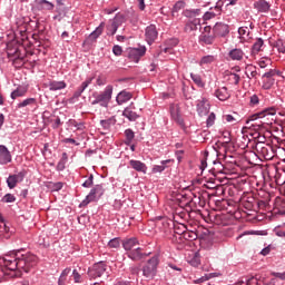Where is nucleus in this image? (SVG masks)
I'll return each mask as SVG.
<instances>
[{
	"label": "nucleus",
	"instance_id": "8",
	"mask_svg": "<svg viewBox=\"0 0 285 285\" xmlns=\"http://www.w3.org/2000/svg\"><path fill=\"white\" fill-rule=\"evenodd\" d=\"M213 33L215 37H228L230 35V27L224 22H217L213 27Z\"/></svg>",
	"mask_w": 285,
	"mask_h": 285
},
{
	"label": "nucleus",
	"instance_id": "39",
	"mask_svg": "<svg viewBox=\"0 0 285 285\" xmlns=\"http://www.w3.org/2000/svg\"><path fill=\"white\" fill-rule=\"evenodd\" d=\"M275 179H276V184H278V186L284 185L285 184V170L276 171Z\"/></svg>",
	"mask_w": 285,
	"mask_h": 285
},
{
	"label": "nucleus",
	"instance_id": "22",
	"mask_svg": "<svg viewBox=\"0 0 285 285\" xmlns=\"http://www.w3.org/2000/svg\"><path fill=\"white\" fill-rule=\"evenodd\" d=\"M215 95L219 101H226V99L230 98V94L228 92V88L220 87L215 91Z\"/></svg>",
	"mask_w": 285,
	"mask_h": 285
},
{
	"label": "nucleus",
	"instance_id": "62",
	"mask_svg": "<svg viewBox=\"0 0 285 285\" xmlns=\"http://www.w3.org/2000/svg\"><path fill=\"white\" fill-rule=\"evenodd\" d=\"M269 254H271V245H268L267 247L261 250V255H263L264 257H266V255H269Z\"/></svg>",
	"mask_w": 285,
	"mask_h": 285
},
{
	"label": "nucleus",
	"instance_id": "13",
	"mask_svg": "<svg viewBox=\"0 0 285 285\" xmlns=\"http://www.w3.org/2000/svg\"><path fill=\"white\" fill-rule=\"evenodd\" d=\"M12 161V154L8 150L6 145H0V164L1 166H6V164H10Z\"/></svg>",
	"mask_w": 285,
	"mask_h": 285
},
{
	"label": "nucleus",
	"instance_id": "36",
	"mask_svg": "<svg viewBox=\"0 0 285 285\" xmlns=\"http://www.w3.org/2000/svg\"><path fill=\"white\" fill-rule=\"evenodd\" d=\"M275 77H279V71L276 69H269L262 76V79H275Z\"/></svg>",
	"mask_w": 285,
	"mask_h": 285
},
{
	"label": "nucleus",
	"instance_id": "1",
	"mask_svg": "<svg viewBox=\"0 0 285 285\" xmlns=\"http://www.w3.org/2000/svg\"><path fill=\"white\" fill-rule=\"evenodd\" d=\"M37 266V256L21 250L10 252L0 257V279L8 277H21L23 273H30V268Z\"/></svg>",
	"mask_w": 285,
	"mask_h": 285
},
{
	"label": "nucleus",
	"instance_id": "59",
	"mask_svg": "<svg viewBox=\"0 0 285 285\" xmlns=\"http://www.w3.org/2000/svg\"><path fill=\"white\" fill-rule=\"evenodd\" d=\"M187 12H188V14H189L190 17H199L202 10H199V9H193V10H189V11H187Z\"/></svg>",
	"mask_w": 285,
	"mask_h": 285
},
{
	"label": "nucleus",
	"instance_id": "58",
	"mask_svg": "<svg viewBox=\"0 0 285 285\" xmlns=\"http://www.w3.org/2000/svg\"><path fill=\"white\" fill-rule=\"evenodd\" d=\"M223 139L225 144H230V131H223Z\"/></svg>",
	"mask_w": 285,
	"mask_h": 285
},
{
	"label": "nucleus",
	"instance_id": "11",
	"mask_svg": "<svg viewBox=\"0 0 285 285\" xmlns=\"http://www.w3.org/2000/svg\"><path fill=\"white\" fill-rule=\"evenodd\" d=\"M230 61H243L246 53L240 48L230 49L227 53Z\"/></svg>",
	"mask_w": 285,
	"mask_h": 285
},
{
	"label": "nucleus",
	"instance_id": "49",
	"mask_svg": "<svg viewBox=\"0 0 285 285\" xmlns=\"http://www.w3.org/2000/svg\"><path fill=\"white\" fill-rule=\"evenodd\" d=\"M117 30H119L117 26L111 24V22L107 26V35H110L111 37L117 35Z\"/></svg>",
	"mask_w": 285,
	"mask_h": 285
},
{
	"label": "nucleus",
	"instance_id": "21",
	"mask_svg": "<svg viewBox=\"0 0 285 285\" xmlns=\"http://www.w3.org/2000/svg\"><path fill=\"white\" fill-rule=\"evenodd\" d=\"M254 8L257 12H268V10H271V4L266 0H258L254 3Z\"/></svg>",
	"mask_w": 285,
	"mask_h": 285
},
{
	"label": "nucleus",
	"instance_id": "63",
	"mask_svg": "<svg viewBox=\"0 0 285 285\" xmlns=\"http://www.w3.org/2000/svg\"><path fill=\"white\" fill-rule=\"evenodd\" d=\"M70 267H67L62 271L60 277H65V278H68V275H70Z\"/></svg>",
	"mask_w": 285,
	"mask_h": 285
},
{
	"label": "nucleus",
	"instance_id": "50",
	"mask_svg": "<svg viewBox=\"0 0 285 285\" xmlns=\"http://www.w3.org/2000/svg\"><path fill=\"white\" fill-rule=\"evenodd\" d=\"M16 199L17 198L14 197V195L7 194L3 196L2 202H4V204H12V202H16Z\"/></svg>",
	"mask_w": 285,
	"mask_h": 285
},
{
	"label": "nucleus",
	"instance_id": "48",
	"mask_svg": "<svg viewBox=\"0 0 285 285\" xmlns=\"http://www.w3.org/2000/svg\"><path fill=\"white\" fill-rule=\"evenodd\" d=\"M215 119H216L215 112H210L206 120L207 128L215 126Z\"/></svg>",
	"mask_w": 285,
	"mask_h": 285
},
{
	"label": "nucleus",
	"instance_id": "3",
	"mask_svg": "<svg viewBox=\"0 0 285 285\" xmlns=\"http://www.w3.org/2000/svg\"><path fill=\"white\" fill-rule=\"evenodd\" d=\"M159 266V255H154L151 258L147 261V263L142 266V275L147 279H153L155 275H157V267Z\"/></svg>",
	"mask_w": 285,
	"mask_h": 285
},
{
	"label": "nucleus",
	"instance_id": "54",
	"mask_svg": "<svg viewBox=\"0 0 285 285\" xmlns=\"http://www.w3.org/2000/svg\"><path fill=\"white\" fill-rule=\"evenodd\" d=\"M112 52L114 55H116V57H121V52H124V49H121V46L116 45L112 48Z\"/></svg>",
	"mask_w": 285,
	"mask_h": 285
},
{
	"label": "nucleus",
	"instance_id": "35",
	"mask_svg": "<svg viewBox=\"0 0 285 285\" xmlns=\"http://www.w3.org/2000/svg\"><path fill=\"white\" fill-rule=\"evenodd\" d=\"M222 274L219 273H210L207 274L200 278H198L197 281H195L196 284H202V282H208V279H213L214 277H219Z\"/></svg>",
	"mask_w": 285,
	"mask_h": 285
},
{
	"label": "nucleus",
	"instance_id": "16",
	"mask_svg": "<svg viewBox=\"0 0 285 285\" xmlns=\"http://www.w3.org/2000/svg\"><path fill=\"white\" fill-rule=\"evenodd\" d=\"M210 111V104L206 99L200 100L197 104V112L200 117H205Z\"/></svg>",
	"mask_w": 285,
	"mask_h": 285
},
{
	"label": "nucleus",
	"instance_id": "29",
	"mask_svg": "<svg viewBox=\"0 0 285 285\" xmlns=\"http://www.w3.org/2000/svg\"><path fill=\"white\" fill-rule=\"evenodd\" d=\"M216 60L217 58L213 55L204 56L199 61V66H210V63H215Z\"/></svg>",
	"mask_w": 285,
	"mask_h": 285
},
{
	"label": "nucleus",
	"instance_id": "37",
	"mask_svg": "<svg viewBox=\"0 0 285 285\" xmlns=\"http://www.w3.org/2000/svg\"><path fill=\"white\" fill-rule=\"evenodd\" d=\"M37 104V99L27 98L23 101L18 104V108H26L27 106H35Z\"/></svg>",
	"mask_w": 285,
	"mask_h": 285
},
{
	"label": "nucleus",
	"instance_id": "18",
	"mask_svg": "<svg viewBox=\"0 0 285 285\" xmlns=\"http://www.w3.org/2000/svg\"><path fill=\"white\" fill-rule=\"evenodd\" d=\"M94 79H95V77H89V78H87V79L78 87V89L75 91L73 97H75L76 99H79V97H80L81 95H83V91L86 90V88H88V86H90V83H92Z\"/></svg>",
	"mask_w": 285,
	"mask_h": 285
},
{
	"label": "nucleus",
	"instance_id": "31",
	"mask_svg": "<svg viewBox=\"0 0 285 285\" xmlns=\"http://www.w3.org/2000/svg\"><path fill=\"white\" fill-rule=\"evenodd\" d=\"M198 26H199V20L194 19L193 21L186 23L185 32H194V30H197Z\"/></svg>",
	"mask_w": 285,
	"mask_h": 285
},
{
	"label": "nucleus",
	"instance_id": "34",
	"mask_svg": "<svg viewBox=\"0 0 285 285\" xmlns=\"http://www.w3.org/2000/svg\"><path fill=\"white\" fill-rule=\"evenodd\" d=\"M263 79V90H271L275 86V79L262 78Z\"/></svg>",
	"mask_w": 285,
	"mask_h": 285
},
{
	"label": "nucleus",
	"instance_id": "47",
	"mask_svg": "<svg viewBox=\"0 0 285 285\" xmlns=\"http://www.w3.org/2000/svg\"><path fill=\"white\" fill-rule=\"evenodd\" d=\"M108 246L109 248H119V246H121V242L119 238H112L109 240Z\"/></svg>",
	"mask_w": 285,
	"mask_h": 285
},
{
	"label": "nucleus",
	"instance_id": "9",
	"mask_svg": "<svg viewBox=\"0 0 285 285\" xmlns=\"http://www.w3.org/2000/svg\"><path fill=\"white\" fill-rule=\"evenodd\" d=\"M265 112L267 115H275V109H268L266 111L258 112L256 115L250 116L249 120H247V124L254 122V124H256V126L264 128V121H262L259 119H262L263 117H266V115H264Z\"/></svg>",
	"mask_w": 285,
	"mask_h": 285
},
{
	"label": "nucleus",
	"instance_id": "46",
	"mask_svg": "<svg viewBox=\"0 0 285 285\" xmlns=\"http://www.w3.org/2000/svg\"><path fill=\"white\" fill-rule=\"evenodd\" d=\"M240 77L237 73H229V81L234 83V86H238L240 81Z\"/></svg>",
	"mask_w": 285,
	"mask_h": 285
},
{
	"label": "nucleus",
	"instance_id": "5",
	"mask_svg": "<svg viewBox=\"0 0 285 285\" xmlns=\"http://www.w3.org/2000/svg\"><path fill=\"white\" fill-rule=\"evenodd\" d=\"M210 26H206L199 36L198 41L202 46H213L215 43V33L210 35Z\"/></svg>",
	"mask_w": 285,
	"mask_h": 285
},
{
	"label": "nucleus",
	"instance_id": "55",
	"mask_svg": "<svg viewBox=\"0 0 285 285\" xmlns=\"http://www.w3.org/2000/svg\"><path fill=\"white\" fill-rule=\"evenodd\" d=\"M72 277H73V281L76 282V284H81V274H79V272H77V269H73Z\"/></svg>",
	"mask_w": 285,
	"mask_h": 285
},
{
	"label": "nucleus",
	"instance_id": "33",
	"mask_svg": "<svg viewBox=\"0 0 285 285\" xmlns=\"http://www.w3.org/2000/svg\"><path fill=\"white\" fill-rule=\"evenodd\" d=\"M66 164H68V154L63 153L61 159L59 160L57 165V170H66Z\"/></svg>",
	"mask_w": 285,
	"mask_h": 285
},
{
	"label": "nucleus",
	"instance_id": "42",
	"mask_svg": "<svg viewBox=\"0 0 285 285\" xmlns=\"http://www.w3.org/2000/svg\"><path fill=\"white\" fill-rule=\"evenodd\" d=\"M224 6V1H222V0H218L217 2H216V6L215 7H212V9H213V12H214V14L217 17V16H219V14H222V7Z\"/></svg>",
	"mask_w": 285,
	"mask_h": 285
},
{
	"label": "nucleus",
	"instance_id": "57",
	"mask_svg": "<svg viewBox=\"0 0 285 285\" xmlns=\"http://www.w3.org/2000/svg\"><path fill=\"white\" fill-rule=\"evenodd\" d=\"M225 121H227V124H236L237 119H235V117H233V115H226L224 116Z\"/></svg>",
	"mask_w": 285,
	"mask_h": 285
},
{
	"label": "nucleus",
	"instance_id": "56",
	"mask_svg": "<svg viewBox=\"0 0 285 285\" xmlns=\"http://www.w3.org/2000/svg\"><path fill=\"white\" fill-rule=\"evenodd\" d=\"M41 3L46 6V10H55V4L48 0H42Z\"/></svg>",
	"mask_w": 285,
	"mask_h": 285
},
{
	"label": "nucleus",
	"instance_id": "10",
	"mask_svg": "<svg viewBox=\"0 0 285 285\" xmlns=\"http://www.w3.org/2000/svg\"><path fill=\"white\" fill-rule=\"evenodd\" d=\"M146 55V47H140V48H131L128 51V57L131 61H135V63H139V60L141 57Z\"/></svg>",
	"mask_w": 285,
	"mask_h": 285
},
{
	"label": "nucleus",
	"instance_id": "30",
	"mask_svg": "<svg viewBox=\"0 0 285 285\" xmlns=\"http://www.w3.org/2000/svg\"><path fill=\"white\" fill-rule=\"evenodd\" d=\"M263 47H264V40L262 38H257L252 47L253 55H257V52H261Z\"/></svg>",
	"mask_w": 285,
	"mask_h": 285
},
{
	"label": "nucleus",
	"instance_id": "38",
	"mask_svg": "<svg viewBox=\"0 0 285 285\" xmlns=\"http://www.w3.org/2000/svg\"><path fill=\"white\" fill-rule=\"evenodd\" d=\"M166 164H170V160H163L161 165H155L153 173H164L166 170Z\"/></svg>",
	"mask_w": 285,
	"mask_h": 285
},
{
	"label": "nucleus",
	"instance_id": "26",
	"mask_svg": "<svg viewBox=\"0 0 285 285\" xmlns=\"http://www.w3.org/2000/svg\"><path fill=\"white\" fill-rule=\"evenodd\" d=\"M28 89L26 87H18L11 92V99H18V97H26Z\"/></svg>",
	"mask_w": 285,
	"mask_h": 285
},
{
	"label": "nucleus",
	"instance_id": "60",
	"mask_svg": "<svg viewBox=\"0 0 285 285\" xmlns=\"http://www.w3.org/2000/svg\"><path fill=\"white\" fill-rule=\"evenodd\" d=\"M249 128H252V130H255L256 132H259V130H262L263 127L255 122H249Z\"/></svg>",
	"mask_w": 285,
	"mask_h": 285
},
{
	"label": "nucleus",
	"instance_id": "23",
	"mask_svg": "<svg viewBox=\"0 0 285 285\" xmlns=\"http://www.w3.org/2000/svg\"><path fill=\"white\" fill-rule=\"evenodd\" d=\"M122 246L125 248V250H132V248H137V246H139V240H137V238H128V239H125L122 242Z\"/></svg>",
	"mask_w": 285,
	"mask_h": 285
},
{
	"label": "nucleus",
	"instance_id": "41",
	"mask_svg": "<svg viewBox=\"0 0 285 285\" xmlns=\"http://www.w3.org/2000/svg\"><path fill=\"white\" fill-rule=\"evenodd\" d=\"M191 81L198 86V88H204V80H202V76L197 73H190Z\"/></svg>",
	"mask_w": 285,
	"mask_h": 285
},
{
	"label": "nucleus",
	"instance_id": "32",
	"mask_svg": "<svg viewBox=\"0 0 285 285\" xmlns=\"http://www.w3.org/2000/svg\"><path fill=\"white\" fill-rule=\"evenodd\" d=\"M125 144L126 146H130L135 139V131H132V129H126L125 130Z\"/></svg>",
	"mask_w": 285,
	"mask_h": 285
},
{
	"label": "nucleus",
	"instance_id": "40",
	"mask_svg": "<svg viewBox=\"0 0 285 285\" xmlns=\"http://www.w3.org/2000/svg\"><path fill=\"white\" fill-rule=\"evenodd\" d=\"M110 23L119 29V27L124 23V14H116L115 18L110 20Z\"/></svg>",
	"mask_w": 285,
	"mask_h": 285
},
{
	"label": "nucleus",
	"instance_id": "44",
	"mask_svg": "<svg viewBox=\"0 0 285 285\" xmlns=\"http://www.w3.org/2000/svg\"><path fill=\"white\" fill-rule=\"evenodd\" d=\"M186 7V2L185 1H178L174 4L173 8V16L175 17L176 12H179V10H184V8Z\"/></svg>",
	"mask_w": 285,
	"mask_h": 285
},
{
	"label": "nucleus",
	"instance_id": "14",
	"mask_svg": "<svg viewBox=\"0 0 285 285\" xmlns=\"http://www.w3.org/2000/svg\"><path fill=\"white\" fill-rule=\"evenodd\" d=\"M122 115L128 119L129 121H137L139 119V115L135 112V104H130L125 110L122 111Z\"/></svg>",
	"mask_w": 285,
	"mask_h": 285
},
{
	"label": "nucleus",
	"instance_id": "2",
	"mask_svg": "<svg viewBox=\"0 0 285 285\" xmlns=\"http://www.w3.org/2000/svg\"><path fill=\"white\" fill-rule=\"evenodd\" d=\"M112 86L108 85L100 94H95V99L91 101V106H101V108H108L110 100L112 99Z\"/></svg>",
	"mask_w": 285,
	"mask_h": 285
},
{
	"label": "nucleus",
	"instance_id": "27",
	"mask_svg": "<svg viewBox=\"0 0 285 285\" xmlns=\"http://www.w3.org/2000/svg\"><path fill=\"white\" fill-rule=\"evenodd\" d=\"M245 73L248 79H257V67L253 65H247Z\"/></svg>",
	"mask_w": 285,
	"mask_h": 285
},
{
	"label": "nucleus",
	"instance_id": "6",
	"mask_svg": "<svg viewBox=\"0 0 285 285\" xmlns=\"http://www.w3.org/2000/svg\"><path fill=\"white\" fill-rule=\"evenodd\" d=\"M106 275V264L97 263L88 271V277L90 279H97V277H104Z\"/></svg>",
	"mask_w": 285,
	"mask_h": 285
},
{
	"label": "nucleus",
	"instance_id": "45",
	"mask_svg": "<svg viewBox=\"0 0 285 285\" xmlns=\"http://www.w3.org/2000/svg\"><path fill=\"white\" fill-rule=\"evenodd\" d=\"M273 61L271 60V58H262L258 61V66L259 68H268V66H272Z\"/></svg>",
	"mask_w": 285,
	"mask_h": 285
},
{
	"label": "nucleus",
	"instance_id": "19",
	"mask_svg": "<svg viewBox=\"0 0 285 285\" xmlns=\"http://www.w3.org/2000/svg\"><path fill=\"white\" fill-rule=\"evenodd\" d=\"M129 165L134 170H137V173H144L146 175V171L148 170V167L146 164L141 163L140 160H130Z\"/></svg>",
	"mask_w": 285,
	"mask_h": 285
},
{
	"label": "nucleus",
	"instance_id": "43",
	"mask_svg": "<svg viewBox=\"0 0 285 285\" xmlns=\"http://www.w3.org/2000/svg\"><path fill=\"white\" fill-rule=\"evenodd\" d=\"M238 35L243 39H246V37L250 36V29H248V27H240L238 28Z\"/></svg>",
	"mask_w": 285,
	"mask_h": 285
},
{
	"label": "nucleus",
	"instance_id": "53",
	"mask_svg": "<svg viewBox=\"0 0 285 285\" xmlns=\"http://www.w3.org/2000/svg\"><path fill=\"white\" fill-rule=\"evenodd\" d=\"M215 17H217V16L215 14V11H213V9H209V11L205 12V14H204L205 21H208Z\"/></svg>",
	"mask_w": 285,
	"mask_h": 285
},
{
	"label": "nucleus",
	"instance_id": "52",
	"mask_svg": "<svg viewBox=\"0 0 285 285\" xmlns=\"http://www.w3.org/2000/svg\"><path fill=\"white\" fill-rule=\"evenodd\" d=\"M95 181V176L90 175L88 179L82 184L83 188H91Z\"/></svg>",
	"mask_w": 285,
	"mask_h": 285
},
{
	"label": "nucleus",
	"instance_id": "12",
	"mask_svg": "<svg viewBox=\"0 0 285 285\" xmlns=\"http://www.w3.org/2000/svg\"><path fill=\"white\" fill-rule=\"evenodd\" d=\"M24 177H26V174L23 171L9 176L7 179L8 187L11 189L17 188V184H20V181H23Z\"/></svg>",
	"mask_w": 285,
	"mask_h": 285
},
{
	"label": "nucleus",
	"instance_id": "17",
	"mask_svg": "<svg viewBox=\"0 0 285 285\" xmlns=\"http://www.w3.org/2000/svg\"><path fill=\"white\" fill-rule=\"evenodd\" d=\"M131 99H132V94L130 91H126V90L120 91L116 97V101H117L118 106H121V105L130 101Z\"/></svg>",
	"mask_w": 285,
	"mask_h": 285
},
{
	"label": "nucleus",
	"instance_id": "7",
	"mask_svg": "<svg viewBox=\"0 0 285 285\" xmlns=\"http://www.w3.org/2000/svg\"><path fill=\"white\" fill-rule=\"evenodd\" d=\"M157 37H159V31H157V26L149 24L145 29V39H146L148 46H153V43H155V41H157Z\"/></svg>",
	"mask_w": 285,
	"mask_h": 285
},
{
	"label": "nucleus",
	"instance_id": "20",
	"mask_svg": "<svg viewBox=\"0 0 285 285\" xmlns=\"http://www.w3.org/2000/svg\"><path fill=\"white\" fill-rule=\"evenodd\" d=\"M170 115L174 121L184 124V120H181V115H179V105L174 104L170 106Z\"/></svg>",
	"mask_w": 285,
	"mask_h": 285
},
{
	"label": "nucleus",
	"instance_id": "61",
	"mask_svg": "<svg viewBox=\"0 0 285 285\" xmlns=\"http://www.w3.org/2000/svg\"><path fill=\"white\" fill-rule=\"evenodd\" d=\"M63 188V183H53L52 190H61Z\"/></svg>",
	"mask_w": 285,
	"mask_h": 285
},
{
	"label": "nucleus",
	"instance_id": "24",
	"mask_svg": "<svg viewBox=\"0 0 285 285\" xmlns=\"http://www.w3.org/2000/svg\"><path fill=\"white\" fill-rule=\"evenodd\" d=\"M66 81L61 80V81H57V80H52L49 82V90H51L52 92L57 91V90H63L66 88Z\"/></svg>",
	"mask_w": 285,
	"mask_h": 285
},
{
	"label": "nucleus",
	"instance_id": "25",
	"mask_svg": "<svg viewBox=\"0 0 285 285\" xmlns=\"http://www.w3.org/2000/svg\"><path fill=\"white\" fill-rule=\"evenodd\" d=\"M10 227L6 224V220H3V217H0V237H4V239H8L10 237Z\"/></svg>",
	"mask_w": 285,
	"mask_h": 285
},
{
	"label": "nucleus",
	"instance_id": "51",
	"mask_svg": "<svg viewBox=\"0 0 285 285\" xmlns=\"http://www.w3.org/2000/svg\"><path fill=\"white\" fill-rule=\"evenodd\" d=\"M249 105L253 106V107L259 106V96L258 95L250 96Z\"/></svg>",
	"mask_w": 285,
	"mask_h": 285
},
{
	"label": "nucleus",
	"instance_id": "15",
	"mask_svg": "<svg viewBox=\"0 0 285 285\" xmlns=\"http://www.w3.org/2000/svg\"><path fill=\"white\" fill-rule=\"evenodd\" d=\"M149 254L141 253V248L136 247L135 249H131V252L128 253L129 259H132L134 262H141V259H146Z\"/></svg>",
	"mask_w": 285,
	"mask_h": 285
},
{
	"label": "nucleus",
	"instance_id": "64",
	"mask_svg": "<svg viewBox=\"0 0 285 285\" xmlns=\"http://www.w3.org/2000/svg\"><path fill=\"white\" fill-rule=\"evenodd\" d=\"M97 86H106V78L98 77L97 78Z\"/></svg>",
	"mask_w": 285,
	"mask_h": 285
},
{
	"label": "nucleus",
	"instance_id": "28",
	"mask_svg": "<svg viewBox=\"0 0 285 285\" xmlns=\"http://www.w3.org/2000/svg\"><path fill=\"white\" fill-rule=\"evenodd\" d=\"M106 27V23L101 22L94 32L90 33L89 39H99L104 32V28Z\"/></svg>",
	"mask_w": 285,
	"mask_h": 285
},
{
	"label": "nucleus",
	"instance_id": "4",
	"mask_svg": "<svg viewBox=\"0 0 285 285\" xmlns=\"http://www.w3.org/2000/svg\"><path fill=\"white\" fill-rule=\"evenodd\" d=\"M106 193V188H104V185H96L89 193V195L86 197V199L82 200L81 206H88L90 202H96V199H100V197H104V194Z\"/></svg>",
	"mask_w": 285,
	"mask_h": 285
}]
</instances>
